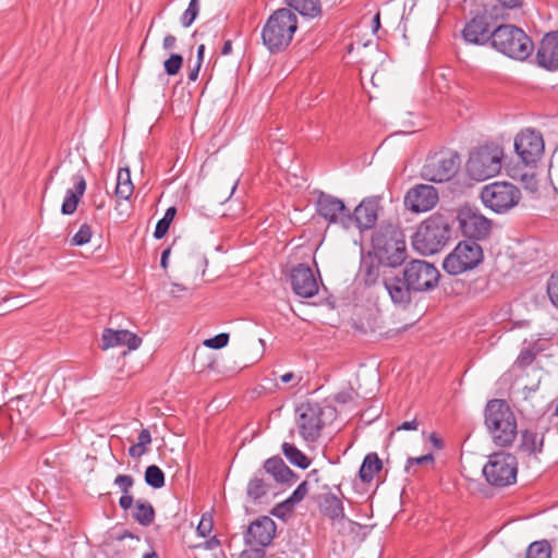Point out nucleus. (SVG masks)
<instances>
[{
	"label": "nucleus",
	"mask_w": 558,
	"mask_h": 558,
	"mask_svg": "<svg viewBox=\"0 0 558 558\" xmlns=\"http://www.w3.org/2000/svg\"><path fill=\"white\" fill-rule=\"evenodd\" d=\"M137 441L149 446L150 442H151L150 432L148 429H146V428L142 429L140 432L138 437H137Z\"/></svg>",
	"instance_id": "53"
},
{
	"label": "nucleus",
	"mask_w": 558,
	"mask_h": 558,
	"mask_svg": "<svg viewBox=\"0 0 558 558\" xmlns=\"http://www.w3.org/2000/svg\"><path fill=\"white\" fill-rule=\"evenodd\" d=\"M492 47L502 54L520 61L527 59L534 50V44L525 32L511 24L495 27Z\"/></svg>",
	"instance_id": "6"
},
{
	"label": "nucleus",
	"mask_w": 558,
	"mask_h": 558,
	"mask_svg": "<svg viewBox=\"0 0 558 558\" xmlns=\"http://www.w3.org/2000/svg\"><path fill=\"white\" fill-rule=\"evenodd\" d=\"M147 445L137 441L129 448V454L132 458H141L147 452Z\"/></svg>",
	"instance_id": "50"
},
{
	"label": "nucleus",
	"mask_w": 558,
	"mask_h": 558,
	"mask_svg": "<svg viewBox=\"0 0 558 558\" xmlns=\"http://www.w3.org/2000/svg\"><path fill=\"white\" fill-rule=\"evenodd\" d=\"M500 4L508 9H514L521 7L522 0H498Z\"/></svg>",
	"instance_id": "56"
},
{
	"label": "nucleus",
	"mask_w": 558,
	"mask_h": 558,
	"mask_svg": "<svg viewBox=\"0 0 558 558\" xmlns=\"http://www.w3.org/2000/svg\"><path fill=\"white\" fill-rule=\"evenodd\" d=\"M134 502V498L130 493L122 494V496L119 499V505L123 510H129L132 508Z\"/></svg>",
	"instance_id": "51"
},
{
	"label": "nucleus",
	"mask_w": 558,
	"mask_h": 558,
	"mask_svg": "<svg viewBox=\"0 0 558 558\" xmlns=\"http://www.w3.org/2000/svg\"><path fill=\"white\" fill-rule=\"evenodd\" d=\"M429 439L432 440L433 445L437 448V449H441L444 447L442 445V440L440 438L437 437L436 434H432L429 436Z\"/></svg>",
	"instance_id": "61"
},
{
	"label": "nucleus",
	"mask_w": 558,
	"mask_h": 558,
	"mask_svg": "<svg viewBox=\"0 0 558 558\" xmlns=\"http://www.w3.org/2000/svg\"><path fill=\"white\" fill-rule=\"evenodd\" d=\"M521 197L520 189L507 181L486 184L481 191L483 204L496 214L509 211L519 204Z\"/></svg>",
	"instance_id": "10"
},
{
	"label": "nucleus",
	"mask_w": 558,
	"mask_h": 558,
	"mask_svg": "<svg viewBox=\"0 0 558 558\" xmlns=\"http://www.w3.org/2000/svg\"><path fill=\"white\" fill-rule=\"evenodd\" d=\"M72 181L73 187L66 191L61 206V213L63 215H72L75 213L80 199L86 191V180L82 173L74 174Z\"/></svg>",
	"instance_id": "26"
},
{
	"label": "nucleus",
	"mask_w": 558,
	"mask_h": 558,
	"mask_svg": "<svg viewBox=\"0 0 558 558\" xmlns=\"http://www.w3.org/2000/svg\"><path fill=\"white\" fill-rule=\"evenodd\" d=\"M122 344H125L129 350H136L142 344V338L125 329H104L100 343L101 350H108L109 348Z\"/></svg>",
	"instance_id": "23"
},
{
	"label": "nucleus",
	"mask_w": 558,
	"mask_h": 558,
	"mask_svg": "<svg viewBox=\"0 0 558 558\" xmlns=\"http://www.w3.org/2000/svg\"><path fill=\"white\" fill-rule=\"evenodd\" d=\"M220 545H221L220 541L218 539V537L216 535H214L210 538H208L207 541H205L201 544L194 545L193 547L194 548H203L206 550H214V549L218 548Z\"/></svg>",
	"instance_id": "48"
},
{
	"label": "nucleus",
	"mask_w": 558,
	"mask_h": 558,
	"mask_svg": "<svg viewBox=\"0 0 558 558\" xmlns=\"http://www.w3.org/2000/svg\"><path fill=\"white\" fill-rule=\"evenodd\" d=\"M204 53H205V46L204 45H199L198 48H197V58H196V62H199V64L203 63Z\"/></svg>",
	"instance_id": "63"
},
{
	"label": "nucleus",
	"mask_w": 558,
	"mask_h": 558,
	"mask_svg": "<svg viewBox=\"0 0 558 558\" xmlns=\"http://www.w3.org/2000/svg\"><path fill=\"white\" fill-rule=\"evenodd\" d=\"M484 259L482 246L472 240L461 241L454 250L448 254L442 268L449 275H460L477 267Z\"/></svg>",
	"instance_id": "12"
},
{
	"label": "nucleus",
	"mask_w": 558,
	"mask_h": 558,
	"mask_svg": "<svg viewBox=\"0 0 558 558\" xmlns=\"http://www.w3.org/2000/svg\"><path fill=\"white\" fill-rule=\"evenodd\" d=\"M113 484L117 485L122 494L130 493V489L134 485V478L129 474H119L114 481Z\"/></svg>",
	"instance_id": "45"
},
{
	"label": "nucleus",
	"mask_w": 558,
	"mask_h": 558,
	"mask_svg": "<svg viewBox=\"0 0 558 558\" xmlns=\"http://www.w3.org/2000/svg\"><path fill=\"white\" fill-rule=\"evenodd\" d=\"M359 274L367 288L383 284L390 299L391 287L399 283V266L390 265L389 260H384L371 253L362 258Z\"/></svg>",
	"instance_id": "8"
},
{
	"label": "nucleus",
	"mask_w": 558,
	"mask_h": 558,
	"mask_svg": "<svg viewBox=\"0 0 558 558\" xmlns=\"http://www.w3.org/2000/svg\"><path fill=\"white\" fill-rule=\"evenodd\" d=\"M490 16L486 14H477L470 20L462 29V38L466 44L485 46L490 44L493 46V35L495 28L492 29Z\"/></svg>",
	"instance_id": "18"
},
{
	"label": "nucleus",
	"mask_w": 558,
	"mask_h": 558,
	"mask_svg": "<svg viewBox=\"0 0 558 558\" xmlns=\"http://www.w3.org/2000/svg\"><path fill=\"white\" fill-rule=\"evenodd\" d=\"M147 445L137 441L129 448V454L132 458H141L147 452Z\"/></svg>",
	"instance_id": "49"
},
{
	"label": "nucleus",
	"mask_w": 558,
	"mask_h": 558,
	"mask_svg": "<svg viewBox=\"0 0 558 558\" xmlns=\"http://www.w3.org/2000/svg\"><path fill=\"white\" fill-rule=\"evenodd\" d=\"M316 211L329 225H339L345 230L352 227L350 209L336 196L322 192L316 201Z\"/></svg>",
	"instance_id": "14"
},
{
	"label": "nucleus",
	"mask_w": 558,
	"mask_h": 558,
	"mask_svg": "<svg viewBox=\"0 0 558 558\" xmlns=\"http://www.w3.org/2000/svg\"><path fill=\"white\" fill-rule=\"evenodd\" d=\"M440 274L430 263L423 259H412L399 270V283L391 287L393 305L407 310L412 303V295L427 292L437 287Z\"/></svg>",
	"instance_id": "1"
},
{
	"label": "nucleus",
	"mask_w": 558,
	"mask_h": 558,
	"mask_svg": "<svg viewBox=\"0 0 558 558\" xmlns=\"http://www.w3.org/2000/svg\"><path fill=\"white\" fill-rule=\"evenodd\" d=\"M274 490L275 487L268 481V477L264 475L262 470H257L247 483L246 496L252 502L257 504L269 494L275 495Z\"/></svg>",
	"instance_id": "25"
},
{
	"label": "nucleus",
	"mask_w": 558,
	"mask_h": 558,
	"mask_svg": "<svg viewBox=\"0 0 558 558\" xmlns=\"http://www.w3.org/2000/svg\"><path fill=\"white\" fill-rule=\"evenodd\" d=\"M457 219L461 232L469 240H484L492 231V220L470 207L460 209Z\"/></svg>",
	"instance_id": "16"
},
{
	"label": "nucleus",
	"mask_w": 558,
	"mask_h": 558,
	"mask_svg": "<svg viewBox=\"0 0 558 558\" xmlns=\"http://www.w3.org/2000/svg\"><path fill=\"white\" fill-rule=\"evenodd\" d=\"M125 538H130L132 541H134L135 543H140V537L138 536H135L133 535L131 532L129 531H124L122 534H119L116 536V539L118 542H122L124 541Z\"/></svg>",
	"instance_id": "55"
},
{
	"label": "nucleus",
	"mask_w": 558,
	"mask_h": 558,
	"mask_svg": "<svg viewBox=\"0 0 558 558\" xmlns=\"http://www.w3.org/2000/svg\"><path fill=\"white\" fill-rule=\"evenodd\" d=\"M282 452L292 464L301 469L308 468L311 463V460L292 444L283 442Z\"/></svg>",
	"instance_id": "33"
},
{
	"label": "nucleus",
	"mask_w": 558,
	"mask_h": 558,
	"mask_svg": "<svg viewBox=\"0 0 558 558\" xmlns=\"http://www.w3.org/2000/svg\"><path fill=\"white\" fill-rule=\"evenodd\" d=\"M538 65L554 71L558 69V32L544 36L536 52Z\"/></svg>",
	"instance_id": "22"
},
{
	"label": "nucleus",
	"mask_w": 558,
	"mask_h": 558,
	"mask_svg": "<svg viewBox=\"0 0 558 558\" xmlns=\"http://www.w3.org/2000/svg\"><path fill=\"white\" fill-rule=\"evenodd\" d=\"M438 199V192L433 185L417 184L407 192L404 203L414 213H425L434 208Z\"/></svg>",
	"instance_id": "20"
},
{
	"label": "nucleus",
	"mask_w": 558,
	"mask_h": 558,
	"mask_svg": "<svg viewBox=\"0 0 558 558\" xmlns=\"http://www.w3.org/2000/svg\"><path fill=\"white\" fill-rule=\"evenodd\" d=\"M373 254L390 265L401 266L407 259V245L403 231L392 223H381L372 235Z\"/></svg>",
	"instance_id": "5"
},
{
	"label": "nucleus",
	"mask_w": 558,
	"mask_h": 558,
	"mask_svg": "<svg viewBox=\"0 0 558 558\" xmlns=\"http://www.w3.org/2000/svg\"><path fill=\"white\" fill-rule=\"evenodd\" d=\"M544 434H538L532 429L521 432V442L519 449L527 454H538L543 451Z\"/></svg>",
	"instance_id": "28"
},
{
	"label": "nucleus",
	"mask_w": 558,
	"mask_h": 558,
	"mask_svg": "<svg viewBox=\"0 0 558 558\" xmlns=\"http://www.w3.org/2000/svg\"><path fill=\"white\" fill-rule=\"evenodd\" d=\"M134 185L131 180V173L128 168L118 171L116 195L121 199H129L133 194Z\"/></svg>",
	"instance_id": "32"
},
{
	"label": "nucleus",
	"mask_w": 558,
	"mask_h": 558,
	"mask_svg": "<svg viewBox=\"0 0 558 558\" xmlns=\"http://www.w3.org/2000/svg\"><path fill=\"white\" fill-rule=\"evenodd\" d=\"M92 228L88 223H83L78 231L71 239V245L82 246L90 241Z\"/></svg>",
	"instance_id": "39"
},
{
	"label": "nucleus",
	"mask_w": 558,
	"mask_h": 558,
	"mask_svg": "<svg viewBox=\"0 0 558 558\" xmlns=\"http://www.w3.org/2000/svg\"><path fill=\"white\" fill-rule=\"evenodd\" d=\"M296 29V15L290 9H278L268 17L262 29L263 44L270 53L282 52L291 44Z\"/></svg>",
	"instance_id": "4"
},
{
	"label": "nucleus",
	"mask_w": 558,
	"mask_h": 558,
	"mask_svg": "<svg viewBox=\"0 0 558 558\" xmlns=\"http://www.w3.org/2000/svg\"><path fill=\"white\" fill-rule=\"evenodd\" d=\"M213 527L214 522L211 515L208 513H204L196 527V532L201 537H206L211 532Z\"/></svg>",
	"instance_id": "43"
},
{
	"label": "nucleus",
	"mask_w": 558,
	"mask_h": 558,
	"mask_svg": "<svg viewBox=\"0 0 558 558\" xmlns=\"http://www.w3.org/2000/svg\"><path fill=\"white\" fill-rule=\"evenodd\" d=\"M434 462L433 453H427L417 458H409L405 464V472L411 473V469L413 465H423V464H432Z\"/></svg>",
	"instance_id": "46"
},
{
	"label": "nucleus",
	"mask_w": 558,
	"mask_h": 558,
	"mask_svg": "<svg viewBox=\"0 0 558 558\" xmlns=\"http://www.w3.org/2000/svg\"><path fill=\"white\" fill-rule=\"evenodd\" d=\"M380 208V198L377 196H371L364 198L354 209L353 213L350 211V218L352 219V225L360 231L372 229L377 219H378V210Z\"/></svg>",
	"instance_id": "21"
},
{
	"label": "nucleus",
	"mask_w": 558,
	"mask_h": 558,
	"mask_svg": "<svg viewBox=\"0 0 558 558\" xmlns=\"http://www.w3.org/2000/svg\"><path fill=\"white\" fill-rule=\"evenodd\" d=\"M322 0H286L289 8L303 16L316 17L322 14Z\"/></svg>",
	"instance_id": "31"
},
{
	"label": "nucleus",
	"mask_w": 558,
	"mask_h": 558,
	"mask_svg": "<svg viewBox=\"0 0 558 558\" xmlns=\"http://www.w3.org/2000/svg\"><path fill=\"white\" fill-rule=\"evenodd\" d=\"M504 150L499 145L486 144L470 153L465 168L468 175L484 181L497 175L501 170Z\"/></svg>",
	"instance_id": "7"
},
{
	"label": "nucleus",
	"mask_w": 558,
	"mask_h": 558,
	"mask_svg": "<svg viewBox=\"0 0 558 558\" xmlns=\"http://www.w3.org/2000/svg\"><path fill=\"white\" fill-rule=\"evenodd\" d=\"M295 378V375L292 372L286 373L282 376H280V380L284 384L290 383Z\"/></svg>",
	"instance_id": "64"
},
{
	"label": "nucleus",
	"mask_w": 558,
	"mask_h": 558,
	"mask_svg": "<svg viewBox=\"0 0 558 558\" xmlns=\"http://www.w3.org/2000/svg\"><path fill=\"white\" fill-rule=\"evenodd\" d=\"M383 469V462L376 452L367 453L359 471V477L364 483L373 481L374 476Z\"/></svg>",
	"instance_id": "29"
},
{
	"label": "nucleus",
	"mask_w": 558,
	"mask_h": 558,
	"mask_svg": "<svg viewBox=\"0 0 558 558\" xmlns=\"http://www.w3.org/2000/svg\"><path fill=\"white\" fill-rule=\"evenodd\" d=\"M547 293L551 303L558 307V270L555 271L547 283Z\"/></svg>",
	"instance_id": "42"
},
{
	"label": "nucleus",
	"mask_w": 558,
	"mask_h": 558,
	"mask_svg": "<svg viewBox=\"0 0 558 558\" xmlns=\"http://www.w3.org/2000/svg\"><path fill=\"white\" fill-rule=\"evenodd\" d=\"M518 473L517 458L507 452H495L489 456L483 468L487 483L495 487H506L515 483Z\"/></svg>",
	"instance_id": "13"
},
{
	"label": "nucleus",
	"mask_w": 558,
	"mask_h": 558,
	"mask_svg": "<svg viewBox=\"0 0 558 558\" xmlns=\"http://www.w3.org/2000/svg\"><path fill=\"white\" fill-rule=\"evenodd\" d=\"M175 44H177V38L175 36L169 34L167 35L165 38H163V41H162V47L163 49L166 50H170V49H173L175 47Z\"/></svg>",
	"instance_id": "54"
},
{
	"label": "nucleus",
	"mask_w": 558,
	"mask_h": 558,
	"mask_svg": "<svg viewBox=\"0 0 558 558\" xmlns=\"http://www.w3.org/2000/svg\"><path fill=\"white\" fill-rule=\"evenodd\" d=\"M266 553L262 547H251L250 549L243 550L239 558H265Z\"/></svg>",
	"instance_id": "47"
},
{
	"label": "nucleus",
	"mask_w": 558,
	"mask_h": 558,
	"mask_svg": "<svg viewBox=\"0 0 558 558\" xmlns=\"http://www.w3.org/2000/svg\"><path fill=\"white\" fill-rule=\"evenodd\" d=\"M318 508L320 512L331 521H341L344 519V507L340 498L328 493L319 497Z\"/></svg>",
	"instance_id": "27"
},
{
	"label": "nucleus",
	"mask_w": 558,
	"mask_h": 558,
	"mask_svg": "<svg viewBox=\"0 0 558 558\" xmlns=\"http://www.w3.org/2000/svg\"><path fill=\"white\" fill-rule=\"evenodd\" d=\"M170 252H171V248L170 247H167L166 250L162 251L161 253V258H160V266L166 269L168 267V258H169V255H170Z\"/></svg>",
	"instance_id": "58"
},
{
	"label": "nucleus",
	"mask_w": 558,
	"mask_h": 558,
	"mask_svg": "<svg viewBox=\"0 0 558 558\" xmlns=\"http://www.w3.org/2000/svg\"><path fill=\"white\" fill-rule=\"evenodd\" d=\"M310 490L308 481H303L292 493V495L284 500V504L295 505L299 504L307 495Z\"/></svg>",
	"instance_id": "41"
},
{
	"label": "nucleus",
	"mask_w": 558,
	"mask_h": 558,
	"mask_svg": "<svg viewBox=\"0 0 558 558\" xmlns=\"http://www.w3.org/2000/svg\"><path fill=\"white\" fill-rule=\"evenodd\" d=\"M260 470L265 476H271L276 483L292 484L296 481L295 473L279 456L268 458Z\"/></svg>",
	"instance_id": "24"
},
{
	"label": "nucleus",
	"mask_w": 558,
	"mask_h": 558,
	"mask_svg": "<svg viewBox=\"0 0 558 558\" xmlns=\"http://www.w3.org/2000/svg\"><path fill=\"white\" fill-rule=\"evenodd\" d=\"M460 165L461 158L457 151L441 149L427 156L421 174L430 182H447L458 173Z\"/></svg>",
	"instance_id": "11"
},
{
	"label": "nucleus",
	"mask_w": 558,
	"mask_h": 558,
	"mask_svg": "<svg viewBox=\"0 0 558 558\" xmlns=\"http://www.w3.org/2000/svg\"><path fill=\"white\" fill-rule=\"evenodd\" d=\"M199 13V2L198 0H191L187 9L183 12L181 16V24L183 27H190L193 22L196 20Z\"/></svg>",
	"instance_id": "37"
},
{
	"label": "nucleus",
	"mask_w": 558,
	"mask_h": 558,
	"mask_svg": "<svg viewBox=\"0 0 558 558\" xmlns=\"http://www.w3.org/2000/svg\"><path fill=\"white\" fill-rule=\"evenodd\" d=\"M229 335L226 332L219 333L213 338L206 339L204 345L210 349H222L228 344Z\"/></svg>",
	"instance_id": "44"
},
{
	"label": "nucleus",
	"mask_w": 558,
	"mask_h": 558,
	"mask_svg": "<svg viewBox=\"0 0 558 558\" xmlns=\"http://www.w3.org/2000/svg\"><path fill=\"white\" fill-rule=\"evenodd\" d=\"M145 483L155 488L159 489L165 486V473L158 465H148L144 474Z\"/></svg>",
	"instance_id": "34"
},
{
	"label": "nucleus",
	"mask_w": 558,
	"mask_h": 558,
	"mask_svg": "<svg viewBox=\"0 0 558 558\" xmlns=\"http://www.w3.org/2000/svg\"><path fill=\"white\" fill-rule=\"evenodd\" d=\"M288 504H284V501L278 506H276L272 510H271V514L276 515L277 518H281L283 515V513L281 512V509L284 508Z\"/></svg>",
	"instance_id": "62"
},
{
	"label": "nucleus",
	"mask_w": 558,
	"mask_h": 558,
	"mask_svg": "<svg viewBox=\"0 0 558 558\" xmlns=\"http://www.w3.org/2000/svg\"><path fill=\"white\" fill-rule=\"evenodd\" d=\"M231 51H232V41L230 39H228L223 43V46L221 49V54L227 56V54L231 53Z\"/></svg>",
	"instance_id": "60"
},
{
	"label": "nucleus",
	"mask_w": 558,
	"mask_h": 558,
	"mask_svg": "<svg viewBox=\"0 0 558 558\" xmlns=\"http://www.w3.org/2000/svg\"><path fill=\"white\" fill-rule=\"evenodd\" d=\"M183 65V57L179 53H171L170 57L165 60L163 69L165 72L170 75H177Z\"/></svg>",
	"instance_id": "38"
},
{
	"label": "nucleus",
	"mask_w": 558,
	"mask_h": 558,
	"mask_svg": "<svg viewBox=\"0 0 558 558\" xmlns=\"http://www.w3.org/2000/svg\"><path fill=\"white\" fill-rule=\"evenodd\" d=\"M201 66H202V64H199V62H196L195 65L190 70V72H189L190 81L195 82L197 80Z\"/></svg>",
	"instance_id": "57"
},
{
	"label": "nucleus",
	"mask_w": 558,
	"mask_h": 558,
	"mask_svg": "<svg viewBox=\"0 0 558 558\" xmlns=\"http://www.w3.org/2000/svg\"><path fill=\"white\" fill-rule=\"evenodd\" d=\"M132 517L138 524L148 526L155 520V509L149 501L138 499L134 504Z\"/></svg>",
	"instance_id": "30"
},
{
	"label": "nucleus",
	"mask_w": 558,
	"mask_h": 558,
	"mask_svg": "<svg viewBox=\"0 0 558 558\" xmlns=\"http://www.w3.org/2000/svg\"><path fill=\"white\" fill-rule=\"evenodd\" d=\"M538 350H535L534 347L523 348L517 357V365L522 368L527 367L534 362Z\"/></svg>",
	"instance_id": "40"
},
{
	"label": "nucleus",
	"mask_w": 558,
	"mask_h": 558,
	"mask_svg": "<svg viewBox=\"0 0 558 558\" xmlns=\"http://www.w3.org/2000/svg\"><path fill=\"white\" fill-rule=\"evenodd\" d=\"M296 421L300 435L306 441H315L320 437L322 429L336 416V409L331 405H320L316 402L302 403L298 409Z\"/></svg>",
	"instance_id": "9"
},
{
	"label": "nucleus",
	"mask_w": 558,
	"mask_h": 558,
	"mask_svg": "<svg viewBox=\"0 0 558 558\" xmlns=\"http://www.w3.org/2000/svg\"><path fill=\"white\" fill-rule=\"evenodd\" d=\"M305 481H308V485L311 484V482H315L317 483L319 481V472L318 470H312L307 476H306V480Z\"/></svg>",
	"instance_id": "59"
},
{
	"label": "nucleus",
	"mask_w": 558,
	"mask_h": 558,
	"mask_svg": "<svg viewBox=\"0 0 558 558\" xmlns=\"http://www.w3.org/2000/svg\"><path fill=\"white\" fill-rule=\"evenodd\" d=\"M418 427V422L416 420L407 421L400 424L397 427V430H416Z\"/></svg>",
	"instance_id": "52"
},
{
	"label": "nucleus",
	"mask_w": 558,
	"mask_h": 558,
	"mask_svg": "<svg viewBox=\"0 0 558 558\" xmlns=\"http://www.w3.org/2000/svg\"><path fill=\"white\" fill-rule=\"evenodd\" d=\"M293 292L304 299L313 298L318 292V282L312 268L304 263L293 266L290 270Z\"/></svg>",
	"instance_id": "19"
},
{
	"label": "nucleus",
	"mask_w": 558,
	"mask_h": 558,
	"mask_svg": "<svg viewBox=\"0 0 558 558\" xmlns=\"http://www.w3.org/2000/svg\"><path fill=\"white\" fill-rule=\"evenodd\" d=\"M453 218L450 215L435 213L423 220L413 238L414 248L422 255L440 252L451 239Z\"/></svg>",
	"instance_id": "2"
},
{
	"label": "nucleus",
	"mask_w": 558,
	"mask_h": 558,
	"mask_svg": "<svg viewBox=\"0 0 558 558\" xmlns=\"http://www.w3.org/2000/svg\"><path fill=\"white\" fill-rule=\"evenodd\" d=\"M544 140L539 131L525 129L514 138V150L526 166L535 165L544 154Z\"/></svg>",
	"instance_id": "15"
},
{
	"label": "nucleus",
	"mask_w": 558,
	"mask_h": 558,
	"mask_svg": "<svg viewBox=\"0 0 558 558\" xmlns=\"http://www.w3.org/2000/svg\"><path fill=\"white\" fill-rule=\"evenodd\" d=\"M484 423L493 442L509 447L518 435L517 418L506 400L492 399L484 410Z\"/></svg>",
	"instance_id": "3"
},
{
	"label": "nucleus",
	"mask_w": 558,
	"mask_h": 558,
	"mask_svg": "<svg viewBox=\"0 0 558 558\" xmlns=\"http://www.w3.org/2000/svg\"><path fill=\"white\" fill-rule=\"evenodd\" d=\"M276 530L275 521L267 515H262L247 526L244 542L250 547H262L265 549L275 538Z\"/></svg>",
	"instance_id": "17"
},
{
	"label": "nucleus",
	"mask_w": 558,
	"mask_h": 558,
	"mask_svg": "<svg viewBox=\"0 0 558 558\" xmlns=\"http://www.w3.org/2000/svg\"><path fill=\"white\" fill-rule=\"evenodd\" d=\"M175 214H177V208L173 206L169 207L166 210L165 216L160 220H158V222L156 225V228L154 231V236L156 239L160 240L167 234L169 227L175 217Z\"/></svg>",
	"instance_id": "36"
},
{
	"label": "nucleus",
	"mask_w": 558,
	"mask_h": 558,
	"mask_svg": "<svg viewBox=\"0 0 558 558\" xmlns=\"http://www.w3.org/2000/svg\"><path fill=\"white\" fill-rule=\"evenodd\" d=\"M551 546L547 541L533 542L526 549L525 558H550Z\"/></svg>",
	"instance_id": "35"
}]
</instances>
